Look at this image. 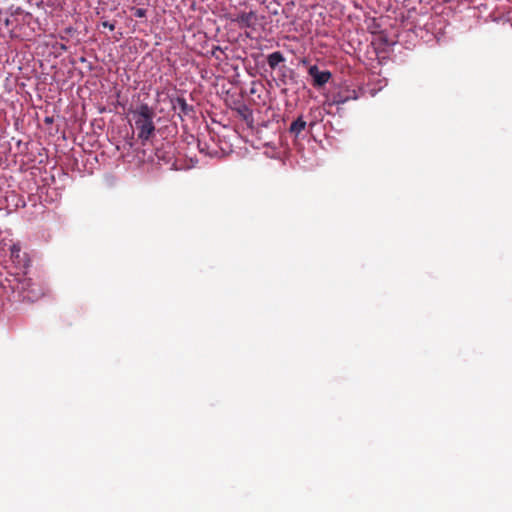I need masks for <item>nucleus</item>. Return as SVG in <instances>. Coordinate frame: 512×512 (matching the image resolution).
I'll use <instances>...</instances> for the list:
<instances>
[{"mask_svg": "<svg viewBox=\"0 0 512 512\" xmlns=\"http://www.w3.org/2000/svg\"><path fill=\"white\" fill-rule=\"evenodd\" d=\"M226 104L248 125L254 122L251 98H225Z\"/></svg>", "mask_w": 512, "mask_h": 512, "instance_id": "20e7f679", "label": "nucleus"}, {"mask_svg": "<svg viewBox=\"0 0 512 512\" xmlns=\"http://www.w3.org/2000/svg\"><path fill=\"white\" fill-rule=\"evenodd\" d=\"M285 62L283 54L279 51H275L267 56V63L271 69H275L280 63Z\"/></svg>", "mask_w": 512, "mask_h": 512, "instance_id": "0eeeda50", "label": "nucleus"}, {"mask_svg": "<svg viewBox=\"0 0 512 512\" xmlns=\"http://www.w3.org/2000/svg\"><path fill=\"white\" fill-rule=\"evenodd\" d=\"M306 127V122L302 119V117L297 118L290 125L289 131L290 133L298 136Z\"/></svg>", "mask_w": 512, "mask_h": 512, "instance_id": "1a4fd4ad", "label": "nucleus"}, {"mask_svg": "<svg viewBox=\"0 0 512 512\" xmlns=\"http://www.w3.org/2000/svg\"><path fill=\"white\" fill-rule=\"evenodd\" d=\"M80 61L84 63V62H86V58L85 57H80Z\"/></svg>", "mask_w": 512, "mask_h": 512, "instance_id": "ddd939ff", "label": "nucleus"}, {"mask_svg": "<svg viewBox=\"0 0 512 512\" xmlns=\"http://www.w3.org/2000/svg\"><path fill=\"white\" fill-rule=\"evenodd\" d=\"M256 14L253 11L242 12L236 16L234 22H236L240 28H250L255 24Z\"/></svg>", "mask_w": 512, "mask_h": 512, "instance_id": "423d86ee", "label": "nucleus"}, {"mask_svg": "<svg viewBox=\"0 0 512 512\" xmlns=\"http://www.w3.org/2000/svg\"><path fill=\"white\" fill-rule=\"evenodd\" d=\"M157 103L169 109L167 115L170 114V111H173L172 116L178 115L180 118L184 116L193 117L194 115L193 105L188 104L185 98H162L158 99Z\"/></svg>", "mask_w": 512, "mask_h": 512, "instance_id": "7ed1b4c3", "label": "nucleus"}, {"mask_svg": "<svg viewBox=\"0 0 512 512\" xmlns=\"http://www.w3.org/2000/svg\"><path fill=\"white\" fill-rule=\"evenodd\" d=\"M300 63L302 65H307L308 64V60L306 58H303V59H301Z\"/></svg>", "mask_w": 512, "mask_h": 512, "instance_id": "f8f14e48", "label": "nucleus"}, {"mask_svg": "<svg viewBox=\"0 0 512 512\" xmlns=\"http://www.w3.org/2000/svg\"><path fill=\"white\" fill-rule=\"evenodd\" d=\"M348 99H349V98H340V99H339V100H337V101H335V100H333V101H325V102L323 103L322 107H321V108H318V109L316 110V111L318 112V116L322 118V117H323V112H324V113H327V114L331 113L330 109H331V107H332L334 104H337V105H339V104H343V103H344L346 100H348Z\"/></svg>", "mask_w": 512, "mask_h": 512, "instance_id": "6e6552de", "label": "nucleus"}, {"mask_svg": "<svg viewBox=\"0 0 512 512\" xmlns=\"http://www.w3.org/2000/svg\"><path fill=\"white\" fill-rule=\"evenodd\" d=\"M308 75L311 77L312 85L315 87H322L332 77V74L328 70H320L317 65H312L308 68Z\"/></svg>", "mask_w": 512, "mask_h": 512, "instance_id": "39448f33", "label": "nucleus"}, {"mask_svg": "<svg viewBox=\"0 0 512 512\" xmlns=\"http://www.w3.org/2000/svg\"><path fill=\"white\" fill-rule=\"evenodd\" d=\"M15 290L23 300L29 302H35L44 295L43 287L28 277L18 279Z\"/></svg>", "mask_w": 512, "mask_h": 512, "instance_id": "f03ea898", "label": "nucleus"}, {"mask_svg": "<svg viewBox=\"0 0 512 512\" xmlns=\"http://www.w3.org/2000/svg\"><path fill=\"white\" fill-rule=\"evenodd\" d=\"M146 14V11L142 8H139L135 11V16L136 17H144Z\"/></svg>", "mask_w": 512, "mask_h": 512, "instance_id": "9d476101", "label": "nucleus"}, {"mask_svg": "<svg viewBox=\"0 0 512 512\" xmlns=\"http://www.w3.org/2000/svg\"><path fill=\"white\" fill-rule=\"evenodd\" d=\"M131 113L135 121L138 138L142 141L149 140L155 132L153 119L156 114L154 108L149 107L147 104H140Z\"/></svg>", "mask_w": 512, "mask_h": 512, "instance_id": "f257e3e1", "label": "nucleus"}, {"mask_svg": "<svg viewBox=\"0 0 512 512\" xmlns=\"http://www.w3.org/2000/svg\"><path fill=\"white\" fill-rule=\"evenodd\" d=\"M103 26L109 28L110 30H114L115 25L109 22H103Z\"/></svg>", "mask_w": 512, "mask_h": 512, "instance_id": "9b49d317", "label": "nucleus"}]
</instances>
